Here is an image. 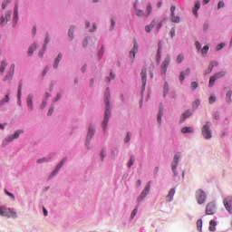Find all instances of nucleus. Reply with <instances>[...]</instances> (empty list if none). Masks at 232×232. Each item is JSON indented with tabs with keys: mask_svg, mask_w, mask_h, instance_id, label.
<instances>
[{
	"mask_svg": "<svg viewBox=\"0 0 232 232\" xmlns=\"http://www.w3.org/2000/svg\"><path fill=\"white\" fill-rule=\"evenodd\" d=\"M14 72H15V64L13 63L9 69L8 73L4 77L3 81H12V79H14Z\"/></svg>",
	"mask_w": 232,
	"mask_h": 232,
	"instance_id": "10",
	"label": "nucleus"
},
{
	"mask_svg": "<svg viewBox=\"0 0 232 232\" xmlns=\"http://www.w3.org/2000/svg\"><path fill=\"white\" fill-rule=\"evenodd\" d=\"M213 68H215V65L213 63H210L207 70H205L204 75H208L213 72Z\"/></svg>",
	"mask_w": 232,
	"mask_h": 232,
	"instance_id": "29",
	"label": "nucleus"
},
{
	"mask_svg": "<svg viewBox=\"0 0 232 232\" xmlns=\"http://www.w3.org/2000/svg\"><path fill=\"white\" fill-rule=\"evenodd\" d=\"M181 133H193V128L184 127L181 129Z\"/></svg>",
	"mask_w": 232,
	"mask_h": 232,
	"instance_id": "28",
	"label": "nucleus"
},
{
	"mask_svg": "<svg viewBox=\"0 0 232 232\" xmlns=\"http://www.w3.org/2000/svg\"><path fill=\"white\" fill-rule=\"evenodd\" d=\"M215 101H217V98L215 96H210L208 98L209 104H214Z\"/></svg>",
	"mask_w": 232,
	"mask_h": 232,
	"instance_id": "51",
	"label": "nucleus"
},
{
	"mask_svg": "<svg viewBox=\"0 0 232 232\" xmlns=\"http://www.w3.org/2000/svg\"><path fill=\"white\" fill-rule=\"evenodd\" d=\"M73 30H75V27H73V26L70 27V29H69L68 35H69L70 39H73Z\"/></svg>",
	"mask_w": 232,
	"mask_h": 232,
	"instance_id": "40",
	"label": "nucleus"
},
{
	"mask_svg": "<svg viewBox=\"0 0 232 232\" xmlns=\"http://www.w3.org/2000/svg\"><path fill=\"white\" fill-rule=\"evenodd\" d=\"M196 200L199 205L204 204L206 202V192L202 189H198L196 192Z\"/></svg>",
	"mask_w": 232,
	"mask_h": 232,
	"instance_id": "6",
	"label": "nucleus"
},
{
	"mask_svg": "<svg viewBox=\"0 0 232 232\" xmlns=\"http://www.w3.org/2000/svg\"><path fill=\"white\" fill-rule=\"evenodd\" d=\"M152 9L153 8L151 7V5L149 4L147 6V13L145 14V17H148V15H150L151 14Z\"/></svg>",
	"mask_w": 232,
	"mask_h": 232,
	"instance_id": "41",
	"label": "nucleus"
},
{
	"mask_svg": "<svg viewBox=\"0 0 232 232\" xmlns=\"http://www.w3.org/2000/svg\"><path fill=\"white\" fill-rule=\"evenodd\" d=\"M50 43V36L46 35L44 44V50L39 52V55L43 57L44 55V51L46 50V46H48V44Z\"/></svg>",
	"mask_w": 232,
	"mask_h": 232,
	"instance_id": "18",
	"label": "nucleus"
},
{
	"mask_svg": "<svg viewBox=\"0 0 232 232\" xmlns=\"http://www.w3.org/2000/svg\"><path fill=\"white\" fill-rule=\"evenodd\" d=\"M208 52H209V46L205 45L202 49H201V53L204 57H206V55L208 54Z\"/></svg>",
	"mask_w": 232,
	"mask_h": 232,
	"instance_id": "32",
	"label": "nucleus"
},
{
	"mask_svg": "<svg viewBox=\"0 0 232 232\" xmlns=\"http://www.w3.org/2000/svg\"><path fill=\"white\" fill-rule=\"evenodd\" d=\"M191 90H197L198 88V83L197 82H192L190 84Z\"/></svg>",
	"mask_w": 232,
	"mask_h": 232,
	"instance_id": "46",
	"label": "nucleus"
},
{
	"mask_svg": "<svg viewBox=\"0 0 232 232\" xmlns=\"http://www.w3.org/2000/svg\"><path fill=\"white\" fill-rule=\"evenodd\" d=\"M10 101V95L6 94L4 99L0 101V106H4L5 102H8Z\"/></svg>",
	"mask_w": 232,
	"mask_h": 232,
	"instance_id": "31",
	"label": "nucleus"
},
{
	"mask_svg": "<svg viewBox=\"0 0 232 232\" xmlns=\"http://www.w3.org/2000/svg\"><path fill=\"white\" fill-rule=\"evenodd\" d=\"M170 37H175V28L172 27L170 30Z\"/></svg>",
	"mask_w": 232,
	"mask_h": 232,
	"instance_id": "60",
	"label": "nucleus"
},
{
	"mask_svg": "<svg viewBox=\"0 0 232 232\" xmlns=\"http://www.w3.org/2000/svg\"><path fill=\"white\" fill-rule=\"evenodd\" d=\"M209 231H217V222L215 221V219H212L209 221V227H208Z\"/></svg>",
	"mask_w": 232,
	"mask_h": 232,
	"instance_id": "25",
	"label": "nucleus"
},
{
	"mask_svg": "<svg viewBox=\"0 0 232 232\" xmlns=\"http://www.w3.org/2000/svg\"><path fill=\"white\" fill-rule=\"evenodd\" d=\"M171 23H180V17L175 16V14L171 15L170 17Z\"/></svg>",
	"mask_w": 232,
	"mask_h": 232,
	"instance_id": "35",
	"label": "nucleus"
},
{
	"mask_svg": "<svg viewBox=\"0 0 232 232\" xmlns=\"http://www.w3.org/2000/svg\"><path fill=\"white\" fill-rule=\"evenodd\" d=\"M223 203H224L226 209L229 213H231L232 212V197H227V198H225Z\"/></svg>",
	"mask_w": 232,
	"mask_h": 232,
	"instance_id": "12",
	"label": "nucleus"
},
{
	"mask_svg": "<svg viewBox=\"0 0 232 232\" xmlns=\"http://www.w3.org/2000/svg\"><path fill=\"white\" fill-rule=\"evenodd\" d=\"M224 46H226V44H225V43L218 44L216 46L217 52H219V50H222V48H224Z\"/></svg>",
	"mask_w": 232,
	"mask_h": 232,
	"instance_id": "44",
	"label": "nucleus"
},
{
	"mask_svg": "<svg viewBox=\"0 0 232 232\" xmlns=\"http://www.w3.org/2000/svg\"><path fill=\"white\" fill-rule=\"evenodd\" d=\"M192 113L190 111H186L180 117V122H184L186 119H189L191 117Z\"/></svg>",
	"mask_w": 232,
	"mask_h": 232,
	"instance_id": "21",
	"label": "nucleus"
},
{
	"mask_svg": "<svg viewBox=\"0 0 232 232\" xmlns=\"http://www.w3.org/2000/svg\"><path fill=\"white\" fill-rule=\"evenodd\" d=\"M200 10V2H196L195 7L193 9L194 15H197V13Z\"/></svg>",
	"mask_w": 232,
	"mask_h": 232,
	"instance_id": "30",
	"label": "nucleus"
},
{
	"mask_svg": "<svg viewBox=\"0 0 232 232\" xmlns=\"http://www.w3.org/2000/svg\"><path fill=\"white\" fill-rule=\"evenodd\" d=\"M0 215L1 217H7L8 218H15L17 217V213L12 209H8L7 211L3 210V207L0 206Z\"/></svg>",
	"mask_w": 232,
	"mask_h": 232,
	"instance_id": "7",
	"label": "nucleus"
},
{
	"mask_svg": "<svg viewBox=\"0 0 232 232\" xmlns=\"http://www.w3.org/2000/svg\"><path fill=\"white\" fill-rule=\"evenodd\" d=\"M46 104H47V102L46 101H44L41 104V109L42 110H44V108H46Z\"/></svg>",
	"mask_w": 232,
	"mask_h": 232,
	"instance_id": "59",
	"label": "nucleus"
},
{
	"mask_svg": "<svg viewBox=\"0 0 232 232\" xmlns=\"http://www.w3.org/2000/svg\"><path fill=\"white\" fill-rule=\"evenodd\" d=\"M61 59H63V54L59 53L58 56L54 60L53 68L57 69L59 66V63H61Z\"/></svg>",
	"mask_w": 232,
	"mask_h": 232,
	"instance_id": "26",
	"label": "nucleus"
},
{
	"mask_svg": "<svg viewBox=\"0 0 232 232\" xmlns=\"http://www.w3.org/2000/svg\"><path fill=\"white\" fill-rule=\"evenodd\" d=\"M130 140H131V133L128 132L124 142L127 144V142H129Z\"/></svg>",
	"mask_w": 232,
	"mask_h": 232,
	"instance_id": "50",
	"label": "nucleus"
},
{
	"mask_svg": "<svg viewBox=\"0 0 232 232\" xmlns=\"http://www.w3.org/2000/svg\"><path fill=\"white\" fill-rule=\"evenodd\" d=\"M141 82H142V90L146 89V82L148 81V73L146 67H143L140 72Z\"/></svg>",
	"mask_w": 232,
	"mask_h": 232,
	"instance_id": "9",
	"label": "nucleus"
},
{
	"mask_svg": "<svg viewBox=\"0 0 232 232\" xmlns=\"http://www.w3.org/2000/svg\"><path fill=\"white\" fill-rule=\"evenodd\" d=\"M169 63H171V56L167 55L160 66L161 75H166V72H168V66H169Z\"/></svg>",
	"mask_w": 232,
	"mask_h": 232,
	"instance_id": "3",
	"label": "nucleus"
},
{
	"mask_svg": "<svg viewBox=\"0 0 232 232\" xmlns=\"http://www.w3.org/2000/svg\"><path fill=\"white\" fill-rule=\"evenodd\" d=\"M162 23H164L163 21L160 22L157 26H156V30L157 32H159V30H160V28H162Z\"/></svg>",
	"mask_w": 232,
	"mask_h": 232,
	"instance_id": "55",
	"label": "nucleus"
},
{
	"mask_svg": "<svg viewBox=\"0 0 232 232\" xmlns=\"http://www.w3.org/2000/svg\"><path fill=\"white\" fill-rule=\"evenodd\" d=\"M64 162H66V158L62 160V161L56 166L55 169L50 175V179H52V177H55V175L59 173V169H61L63 166H64Z\"/></svg>",
	"mask_w": 232,
	"mask_h": 232,
	"instance_id": "13",
	"label": "nucleus"
},
{
	"mask_svg": "<svg viewBox=\"0 0 232 232\" xmlns=\"http://www.w3.org/2000/svg\"><path fill=\"white\" fill-rule=\"evenodd\" d=\"M135 15H137L138 17H144V12L142 10L140 9H135Z\"/></svg>",
	"mask_w": 232,
	"mask_h": 232,
	"instance_id": "33",
	"label": "nucleus"
},
{
	"mask_svg": "<svg viewBox=\"0 0 232 232\" xmlns=\"http://www.w3.org/2000/svg\"><path fill=\"white\" fill-rule=\"evenodd\" d=\"M190 69L187 68L185 72H181L179 75V81L180 82H184V79H186V75H189Z\"/></svg>",
	"mask_w": 232,
	"mask_h": 232,
	"instance_id": "19",
	"label": "nucleus"
},
{
	"mask_svg": "<svg viewBox=\"0 0 232 232\" xmlns=\"http://www.w3.org/2000/svg\"><path fill=\"white\" fill-rule=\"evenodd\" d=\"M27 108L30 111H34V96L29 94L26 99Z\"/></svg>",
	"mask_w": 232,
	"mask_h": 232,
	"instance_id": "16",
	"label": "nucleus"
},
{
	"mask_svg": "<svg viewBox=\"0 0 232 232\" xmlns=\"http://www.w3.org/2000/svg\"><path fill=\"white\" fill-rule=\"evenodd\" d=\"M53 113V107H50L47 115H52Z\"/></svg>",
	"mask_w": 232,
	"mask_h": 232,
	"instance_id": "63",
	"label": "nucleus"
},
{
	"mask_svg": "<svg viewBox=\"0 0 232 232\" xmlns=\"http://www.w3.org/2000/svg\"><path fill=\"white\" fill-rule=\"evenodd\" d=\"M21 88H23V83L20 82L19 87H18V93H17V99L20 102L21 101Z\"/></svg>",
	"mask_w": 232,
	"mask_h": 232,
	"instance_id": "42",
	"label": "nucleus"
},
{
	"mask_svg": "<svg viewBox=\"0 0 232 232\" xmlns=\"http://www.w3.org/2000/svg\"><path fill=\"white\" fill-rule=\"evenodd\" d=\"M5 193L7 194L12 200H15V196L13 193L8 192V190L5 189Z\"/></svg>",
	"mask_w": 232,
	"mask_h": 232,
	"instance_id": "49",
	"label": "nucleus"
},
{
	"mask_svg": "<svg viewBox=\"0 0 232 232\" xmlns=\"http://www.w3.org/2000/svg\"><path fill=\"white\" fill-rule=\"evenodd\" d=\"M82 46H83V48H86V46H88V39L85 38L83 40Z\"/></svg>",
	"mask_w": 232,
	"mask_h": 232,
	"instance_id": "61",
	"label": "nucleus"
},
{
	"mask_svg": "<svg viewBox=\"0 0 232 232\" xmlns=\"http://www.w3.org/2000/svg\"><path fill=\"white\" fill-rule=\"evenodd\" d=\"M232 91H228L226 94L227 102H231Z\"/></svg>",
	"mask_w": 232,
	"mask_h": 232,
	"instance_id": "37",
	"label": "nucleus"
},
{
	"mask_svg": "<svg viewBox=\"0 0 232 232\" xmlns=\"http://www.w3.org/2000/svg\"><path fill=\"white\" fill-rule=\"evenodd\" d=\"M111 79H115V75L113 74L112 72H111V77L108 79L109 82L111 81Z\"/></svg>",
	"mask_w": 232,
	"mask_h": 232,
	"instance_id": "64",
	"label": "nucleus"
},
{
	"mask_svg": "<svg viewBox=\"0 0 232 232\" xmlns=\"http://www.w3.org/2000/svg\"><path fill=\"white\" fill-rule=\"evenodd\" d=\"M135 215H137V208H134L130 214V218H133L135 217Z\"/></svg>",
	"mask_w": 232,
	"mask_h": 232,
	"instance_id": "56",
	"label": "nucleus"
},
{
	"mask_svg": "<svg viewBox=\"0 0 232 232\" xmlns=\"http://www.w3.org/2000/svg\"><path fill=\"white\" fill-rule=\"evenodd\" d=\"M180 159V155L176 154L173 158V161L171 164L172 171L175 174V170L177 169V166H179V160Z\"/></svg>",
	"mask_w": 232,
	"mask_h": 232,
	"instance_id": "17",
	"label": "nucleus"
},
{
	"mask_svg": "<svg viewBox=\"0 0 232 232\" xmlns=\"http://www.w3.org/2000/svg\"><path fill=\"white\" fill-rule=\"evenodd\" d=\"M93 135H95V130L92 128V126L89 127L88 134H87V140H92L93 138Z\"/></svg>",
	"mask_w": 232,
	"mask_h": 232,
	"instance_id": "24",
	"label": "nucleus"
},
{
	"mask_svg": "<svg viewBox=\"0 0 232 232\" xmlns=\"http://www.w3.org/2000/svg\"><path fill=\"white\" fill-rule=\"evenodd\" d=\"M135 162V158L130 157V160L128 162V168H131L133 166V163Z\"/></svg>",
	"mask_w": 232,
	"mask_h": 232,
	"instance_id": "47",
	"label": "nucleus"
},
{
	"mask_svg": "<svg viewBox=\"0 0 232 232\" xmlns=\"http://www.w3.org/2000/svg\"><path fill=\"white\" fill-rule=\"evenodd\" d=\"M43 162H48V159L43 158L37 160V164H43Z\"/></svg>",
	"mask_w": 232,
	"mask_h": 232,
	"instance_id": "54",
	"label": "nucleus"
},
{
	"mask_svg": "<svg viewBox=\"0 0 232 232\" xmlns=\"http://www.w3.org/2000/svg\"><path fill=\"white\" fill-rule=\"evenodd\" d=\"M195 44H196L197 50H200V48H202V45H200V42L197 41V42L195 43Z\"/></svg>",
	"mask_w": 232,
	"mask_h": 232,
	"instance_id": "58",
	"label": "nucleus"
},
{
	"mask_svg": "<svg viewBox=\"0 0 232 232\" xmlns=\"http://www.w3.org/2000/svg\"><path fill=\"white\" fill-rule=\"evenodd\" d=\"M151 181H149L146 185L145 188L142 190L141 194L137 198V202H142L144 198L148 196V193H150V189H151Z\"/></svg>",
	"mask_w": 232,
	"mask_h": 232,
	"instance_id": "5",
	"label": "nucleus"
},
{
	"mask_svg": "<svg viewBox=\"0 0 232 232\" xmlns=\"http://www.w3.org/2000/svg\"><path fill=\"white\" fill-rule=\"evenodd\" d=\"M155 24H157V22L153 20L149 25L145 26V32H147V34H150V32H151V29L155 28Z\"/></svg>",
	"mask_w": 232,
	"mask_h": 232,
	"instance_id": "22",
	"label": "nucleus"
},
{
	"mask_svg": "<svg viewBox=\"0 0 232 232\" xmlns=\"http://www.w3.org/2000/svg\"><path fill=\"white\" fill-rule=\"evenodd\" d=\"M162 115H164V110L162 109V107H160V111L158 113V119H157L159 124H160V122H162Z\"/></svg>",
	"mask_w": 232,
	"mask_h": 232,
	"instance_id": "27",
	"label": "nucleus"
},
{
	"mask_svg": "<svg viewBox=\"0 0 232 232\" xmlns=\"http://www.w3.org/2000/svg\"><path fill=\"white\" fill-rule=\"evenodd\" d=\"M20 133H24L23 130H16L14 135L8 136L7 138H5V142H12L14 141V140L15 139H19V135Z\"/></svg>",
	"mask_w": 232,
	"mask_h": 232,
	"instance_id": "14",
	"label": "nucleus"
},
{
	"mask_svg": "<svg viewBox=\"0 0 232 232\" xmlns=\"http://www.w3.org/2000/svg\"><path fill=\"white\" fill-rule=\"evenodd\" d=\"M225 4L223 1H219L218 4V10H220V8H224Z\"/></svg>",
	"mask_w": 232,
	"mask_h": 232,
	"instance_id": "53",
	"label": "nucleus"
},
{
	"mask_svg": "<svg viewBox=\"0 0 232 232\" xmlns=\"http://www.w3.org/2000/svg\"><path fill=\"white\" fill-rule=\"evenodd\" d=\"M169 88L168 87V82L164 84V97H166V93H168Z\"/></svg>",
	"mask_w": 232,
	"mask_h": 232,
	"instance_id": "52",
	"label": "nucleus"
},
{
	"mask_svg": "<svg viewBox=\"0 0 232 232\" xmlns=\"http://www.w3.org/2000/svg\"><path fill=\"white\" fill-rule=\"evenodd\" d=\"M59 99H61V93H58L56 98L53 99V102H57V101H59Z\"/></svg>",
	"mask_w": 232,
	"mask_h": 232,
	"instance_id": "62",
	"label": "nucleus"
},
{
	"mask_svg": "<svg viewBox=\"0 0 232 232\" xmlns=\"http://www.w3.org/2000/svg\"><path fill=\"white\" fill-rule=\"evenodd\" d=\"M35 50H37V44H33L28 50V55L29 57H32V55H34V52H35Z\"/></svg>",
	"mask_w": 232,
	"mask_h": 232,
	"instance_id": "23",
	"label": "nucleus"
},
{
	"mask_svg": "<svg viewBox=\"0 0 232 232\" xmlns=\"http://www.w3.org/2000/svg\"><path fill=\"white\" fill-rule=\"evenodd\" d=\"M197 227L199 231H202V219L197 221Z\"/></svg>",
	"mask_w": 232,
	"mask_h": 232,
	"instance_id": "45",
	"label": "nucleus"
},
{
	"mask_svg": "<svg viewBox=\"0 0 232 232\" xmlns=\"http://www.w3.org/2000/svg\"><path fill=\"white\" fill-rule=\"evenodd\" d=\"M104 102H105L106 108H105L104 120L102 122V128H103V131H106V126H108V122L111 115V112L110 111V89H106L105 91Z\"/></svg>",
	"mask_w": 232,
	"mask_h": 232,
	"instance_id": "1",
	"label": "nucleus"
},
{
	"mask_svg": "<svg viewBox=\"0 0 232 232\" xmlns=\"http://www.w3.org/2000/svg\"><path fill=\"white\" fill-rule=\"evenodd\" d=\"M137 52H139V44L137 43V40H134V46L130 52V59H135Z\"/></svg>",
	"mask_w": 232,
	"mask_h": 232,
	"instance_id": "15",
	"label": "nucleus"
},
{
	"mask_svg": "<svg viewBox=\"0 0 232 232\" xmlns=\"http://www.w3.org/2000/svg\"><path fill=\"white\" fill-rule=\"evenodd\" d=\"M11 0H5L2 4V8L3 10H5V8H6V5H10Z\"/></svg>",
	"mask_w": 232,
	"mask_h": 232,
	"instance_id": "48",
	"label": "nucleus"
},
{
	"mask_svg": "<svg viewBox=\"0 0 232 232\" xmlns=\"http://www.w3.org/2000/svg\"><path fill=\"white\" fill-rule=\"evenodd\" d=\"M211 123H209V121H208L202 128L201 131H202V135L204 137V139H211Z\"/></svg>",
	"mask_w": 232,
	"mask_h": 232,
	"instance_id": "4",
	"label": "nucleus"
},
{
	"mask_svg": "<svg viewBox=\"0 0 232 232\" xmlns=\"http://www.w3.org/2000/svg\"><path fill=\"white\" fill-rule=\"evenodd\" d=\"M227 72V71H220L219 72H216L214 75H212L208 82V87L213 88L215 86V82L218 79H222V77H226Z\"/></svg>",
	"mask_w": 232,
	"mask_h": 232,
	"instance_id": "2",
	"label": "nucleus"
},
{
	"mask_svg": "<svg viewBox=\"0 0 232 232\" xmlns=\"http://www.w3.org/2000/svg\"><path fill=\"white\" fill-rule=\"evenodd\" d=\"M198 106H200V100H196L195 102H193L192 108H194V110H197Z\"/></svg>",
	"mask_w": 232,
	"mask_h": 232,
	"instance_id": "39",
	"label": "nucleus"
},
{
	"mask_svg": "<svg viewBox=\"0 0 232 232\" xmlns=\"http://www.w3.org/2000/svg\"><path fill=\"white\" fill-rule=\"evenodd\" d=\"M162 52V47H160V45H159V48H158V53H157V61L158 63H160V53Z\"/></svg>",
	"mask_w": 232,
	"mask_h": 232,
	"instance_id": "38",
	"label": "nucleus"
},
{
	"mask_svg": "<svg viewBox=\"0 0 232 232\" xmlns=\"http://www.w3.org/2000/svg\"><path fill=\"white\" fill-rule=\"evenodd\" d=\"M10 19H12V14L10 12H6L5 16H1L0 18V26H5Z\"/></svg>",
	"mask_w": 232,
	"mask_h": 232,
	"instance_id": "11",
	"label": "nucleus"
},
{
	"mask_svg": "<svg viewBox=\"0 0 232 232\" xmlns=\"http://www.w3.org/2000/svg\"><path fill=\"white\" fill-rule=\"evenodd\" d=\"M217 213V204L215 202H209L206 208V215H215Z\"/></svg>",
	"mask_w": 232,
	"mask_h": 232,
	"instance_id": "8",
	"label": "nucleus"
},
{
	"mask_svg": "<svg viewBox=\"0 0 232 232\" xmlns=\"http://www.w3.org/2000/svg\"><path fill=\"white\" fill-rule=\"evenodd\" d=\"M7 66V63L6 62L3 61L2 63H1V66H0V72L1 73H5V70Z\"/></svg>",
	"mask_w": 232,
	"mask_h": 232,
	"instance_id": "34",
	"label": "nucleus"
},
{
	"mask_svg": "<svg viewBox=\"0 0 232 232\" xmlns=\"http://www.w3.org/2000/svg\"><path fill=\"white\" fill-rule=\"evenodd\" d=\"M182 61H184V54H179L177 57L178 64H180V63H182Z\"/></svg>",
	"mask_w": 232,
	"mask_h": 232,
	"instance_id": "43",
	"label": "nucleus"
},
{
	"mask_svg": "<svg viewBox=\"0 0 232 232\" xmlns=\"http://www.w3.org/2000/svg\"><path fill=\"white\" fill-rule=\"evenodd\" d=\"M17 15H18V10H17V5H15L14 12V18H13V21L14 23H17Z\"/></svg>",
	"mask_w": 232,
	"mask_h": 232,
	"instance_id": "36",
	"label": "nucleus"
},
{
	"mask_svg": "<svg viewBox=\"0 0 232 232\" xmlns=\"http://www.w3.org/2000/svg\"><path fill=\"white\" fill-rule=\"evenodd\" d=\"M175 10H177V7H175V5H172L170 7L171 15H175Z\"/></svg>",
	"mask_w": 232,
	"mask_h": 232,
	"instance_id": "57",
	"label": "nucleus"
},
{
	"mask_svg": "<svg viewBox=\"0 0 232 232\" xmlns=\"http://www.w3.org/2000/svg\"><path fill=\"white\" fill-rule=\"evenodd\" d=\"M173 197H175V188H171L169 191V194L166 197L167 202H171V200H173Z\"/></svg>",
	"mask_w": 232,
	"mask_h": 232,
	"instance_id": "20",
	"label": "nucleus"
}]
</instances>
